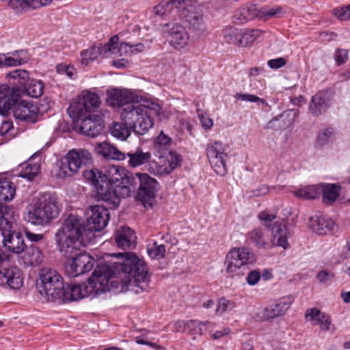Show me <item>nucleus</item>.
Masks as SVG:
<instances>
[{
  "instance_id": "obj_1",
  "label": "nucleus",
  "mask_w": 350,
  "mask_h": 350,
  "mask_svg": "<svg viewBox=\"0 0 350 350\" xmlns=\"http://www.w3.org/2000/svg\"><path fill=\"white\" fill-rule=\"evenodd\" d=\"M119 261L111 265H98L89 278L88 284L80 285L64 284L58 301L63 302L77 301L90 295H97L109 291V280L120 279L124 284L122 288L139 293L148 290L149 275L148 267L144 260L133 252L118 253Z\"/></svg>"
},
{
  "instance_id": "obj_2",
  "label": "nucleus",
  "mask_w": 350,
  "mask_h": 350,
  "mask_svg": "<svg viewBox=\"0 0 350 350\" xmlns=\"http://www.w3.org/2000/svg\"><path fill=\"white\" fill-rule=\"evenodd\" d=\"M107 174H103L96 168L83 172V176L96 189L97 196L107 205L116 207L121 198L130 195L131 190L137 189L135 174L119 165H109Z\"/></svg>"
},
{
  "instance_id": "obj_3",
  "label": "nucleus",
  "mask_w": 350,
  "mask_h": 350,
  "mask_svg": "<svg viewBox=\"0 0 350 350\" xmlns=\"http://www.w3.org/2000/svg\"><path fill=\"white\" fill-rule=\"evenodd\" d=\"M153 13L173 21H185L190 28L198 31L206 29L202 8L191 0H162L153 8Z\"/></svg>"
},
{
  "instance_id": "obj_4",
  "label": "nucleus",
  "mask_w": 350,
  "mask_h": 350,
  "mask_svg": "<svg viewBox=\"0 0 350 350\" xmlns=\"http://www.w3.org/2000/svg\"><path fill=\"white\" fill-rule=\"evenodd\" d=\"M92 239V232L85 226L81 217L70 214L62 226L55 234V240L59 250L69 256L81 246H84Z\"/></svg>"
},
{
  "instance_id": "obj_5",
  "label": "nucleus",
  "mask_w": 350,
  "mask_h": 350,
  "mask_svg": "<svg viewBox=\"0 0 350 350\" xmlns=\"http://www.w3.org/2000/svg\"><path fill=\"white\" fill-rule=\"evenodd\" d=\"M160 109V105L154 103L144 105L135 101L123 108L121 118L133 132L142 135L152 127V117L158 116Z\"/></svg>"
},
{
  "instance_id": "obj_6",
  "label": "nucleus",
  "mask_w": 350,
  "mask_h": 350,
  "mask_svg": "<svg viewBox=\"0 0 350 350\" xmlns=\"http://www.w3.org/2000/svg\"><path fill=\"white\" fill-rule=\"evenodd\" d=\"M16 214L10 206H0V230L3 243L9 251L19 254L24 252L26 245L20 232L16 230Z\"/></svg>"
},
{
  "instance_id": "obj_7",
  "label": "nucleus",
  "mask_w": 350,
  "mask_h": 350,
  "mask_svg": "<svg viewBox=\"0 0 350 350\" xmlns=\"http://www.w3.org/2000/svg\"><path fill=\"white\" fill-rule=\"evenodd\" d=\"M59 212L55 199L50 194H44L27 206L24 219L33 225L44 226L57 217Z\"/></svg>"
},
{
  "instance_id": "obj_8",
  "label": "nucleus",
  "mask_w": 350,
  "mask_h": 350,
  "mask_svg": "<svg viewBox=\"0 0 350 350\" xmlns=\"http://www.w3.org/2000/svg\"><path fill=\"white\" fill-rule=\"evenodd\" d=\"M64 282L61 274L55 269L44 267L39 273L37 288L40 295L48 301H57L63 294Z\"/></svg>"
},
{
  "instance_id": "obj_9",
  "label": "nucleus",
  "mask_w": 350,
  "mask_h": 350,
  "mask_svg": "<svg viewBox=\"0 0 350 350\" xmlns=\"http://www.w3.org/2000/svg\"><path fill=\"white\" fill-rule=\"evenodd\" d=\"M92 161V155L87 150H72L57 163L55 176L64 179L76 174L82 165Z\"/></svg>"
},
{
  "instance_id": "obj_10",
  "label": "nucleus",
  "mask_w": 350,
  "mask_h": 350,
  "mask_svg": "<svg viewBox=\"0 0 350 350\" xmlns=\"http://www.w3.org/2000/svg\"><path fill=\"white\" fill-rule=\"evenodd\" d=\"M7 78L13 80L10 82L16 86L19 90L16 92L19 94L23 92L31 97L38 98L44 92V84L40 80L29 79V72L26 70H15L7 74Z\"/></svg>"
},
{
  "instance_id": "obj_11",
  "label": "nucleus",
  "mask_w": 350,
  "mask_h": 350,
  "mask_svg": "<svg viewBox=\"0 0 350 350\" xmlns=\"http://www.w3.org/2000/svg\"><path fill=\"white\" fill-rule=\"evenodd\" d=\"M256 261L255 255L246 247H234L226 254L225 258L226 272L230 276L239 275L248 265Z\"/></svg>"
},
{
  "instance_id": "obj_12",
  "label": "nucleus",
  "mask_w": 350,
  "mask_h": 350,
  "mask_svg": "<svg viewBox=\"0 0 350 350\" xmlns=\"http://www.w3.org/2000/svg\"><path fill=\"white\" fill-rule=\"evenodd\" d=\"M100 101L96 93L87 92L81 94L76 101H73L67 111L73 122H78L88 113L96 110Z\"/></svg>"
},
{
  "instance_id": "obj_13",
  "label": "nucleus",
  "mask_w": 350,
  "mask_h": 350,
  "mask_svg": "<svg viewBox=\"0 0 350 350\" xmlns=\"http://www.w3.org/2000/svg\"><path fill=\"white\" fill-rule=\"evenodd\" d=\"M282 13V8L280 6L258 8L256 5H245L235 12L233 21L236 23L242 24L255 18L267 20L273 17H278Z\"/></svg>"
},
{
  "instance_id": "obj_14",
  "label": "nucleus",
  "mask_w": 350,
  "mask_h": 350,
  "mask_svg": "<svg viewBox=\"0 0 350 350\" xmlns=\"http://www.w3.org/2000/svg\"><path fill=\"white\" fill-rule=\"evenodd\" d=\"M161 29L166 41L174 49L180 51L187 46L189 35L185 27L180 23L170 21L162 24Z\"/></svg>"
},
{
  "instance_id": "obj_15",
  "label": "nucleus",
  "mask_w": 350,
  "mask_h": 350,
  "mask_svg": "<svg viewBox=\"0 0 350 350\" xmlns=\"http://www.w3.org/2000/svg\"><path fill=\"white\" fill-rule=\"evenodd\" d=\"M225 151V146L221 142H211L206 146L209 163L215 172L219 176H224L227 172L225 161L227 154Z\"/></svg>"
},
{
  "instance_id": "obj_16",
  "label": "nucleus",
  "mask_w": 350,
  "mask_h": 350,
  "mask_svg": "<svg viewBox=\"0 0 350 350\" xmlns=\"http://www.w3.org/2000/svg\"><path fill=\"white\" fill-rule=\"evenodd\" d=\"M134 176L137 183V198L142 202H148L154 198L159 189L157 180L147 173L137 172Z\"/></svg>"
},
{
  "instance_id": "obj_17",
  "label": "nucleus",
  "mask_w": 350,
  "mask_h": 350,
  "mask_svg": "<svg viewBox=\"0 0 350 350\" xmlns=\"http://www.w3.org/2000/svg\"><path fill=\"white\" fill-rule=\"evenodd\" d=\"M95 260L87 253H80L65 263V272L70 277H76L90 271Z\"/></svg>"
},
{
  "instance_id": "obj_18",
  "label": "nucleus",
  "mask_w": 350,
  "mask_h": 350,
  "mask_svg": "<svg viewBox=\"0 0 350 350\" xmlns=\"http://www.w3.org/2000/svg\"><path fill=\"white\" fill-rule=\"evenodd\" d=\"M87 227L92 232V237H94L93 232L102 230L109 219V210L100 205L91 206L87 211Z\"/></svg>"
},
{
  "instance_id": "obj_19",
  "label": "nucleus",
  "mask_w": 350,
  "mask_h": 350,
  "mask_svg": "<svg viewBox=\"0 0 350 350\" xmlns=\"http://www.w3.org/2000/svg\"><path fill=\"white\" fill-rule=\"evenodd\" d=\"M181 161L180 155L176 151L170 150L165 159L160 157L159 161H151L149 172L157 175L168 174L180 165Z\"/></svg>"
},
{
  "instance_id": "obj_20",
  "label": "nucleus",
  "mask_w": 350,
  "mask_h": 350,
  "mask_svg": "<svg viewBox=\"0 0 350 350\" xmlns=\"http://www.w3.org/2000/svg\"><path fill=\"white\" fill-rule=\"evenodd\" d=\"M75 122L81 133L92 137L100 135L104 128L103 120L98 115L88 114Z\"/></svg>"
},
{
  "instance_id": "obj_21",
  "label": "nucleus",
  "mask_w": 350,
  "mask_h": 350,
  "mask_svg": "<svg viewBox=\"0 0 350 350\" xmlns=\"http://www.w3.org/2000/svg\"><path fill=\"white\" fill-rule=\"evenodd\" d=\"M38 114V109L32 103L25 100H19L17 97V101L15 102L13 108V115L16 119L29 122H35Z\"/></svg>"
},
{
  "instance_id": "obj_22",
  "label": "nucleus",
  "mask_w": 350,
  "mask_h": 350,
  "mask_svg": "<svg viewBox=\"0 0 350 350\" xmlns=\"http://www.w3.org/2000/svg\"><path fill=\"white\" fill-rule=\"evenodd\" d=\"M137 97L129 90L115 88L107 91V103L109 105L116 107H126L136 101Z\"/></svg>"
},
{
  "instance_id": "obj_23",
  "label": "nucleus",
  "mask_w": 350,
  "mask_h": 350,
  "mask_svg": "<svg viewBox=\"0 0 350 350\" xmlns=\"http://www.w3.org/2000/svg\"><path fill=\"white\" fill-rule=\"evenodd\" d=\"M306 321L311 322L312 325H319L321 330L329 332L335 330L329 315L321 312L317 308L308 309L305 313Z\"/></svg>"
},
{
  "instance_id": "obj_24",
  "label": "nucleus",
  "mask_w": 350,
  "mask_h": 350,
  "mask_svg": "<svg viewBox=\"0 0 350 350\" xmlns=\"http://www.w3.org/2000/svg\"><path fill=\"white\" fill-rule=\"evenodd\" d=\"M23 273L21 269L16 266H12L0 269V285H8L11 288L19 289L23 285Z\"/></svg>"
},
{
  "instance_id": "obj_25",
  "label": "nucleus",
  "mask_w": 350,
  "mask_h": 350,
  "mask_svg": "<svg viewBox=\"0 0 350 350\" xmlns=\"http://www.w3.org/2000/svg\"><path fill=\"white\" fill-rule=\"evenodd\" d=\"M18 88H10L7 84L0 85V114L7 116L11 109H13L17 101Z\"/></svg>"
},
{
  "instance_id": "obj_26",
  "label": "nucleus",
  "mask_w": 350,
  "mask_h": 350,
  "mask_svg": "<svg viewBox=\"0 0 350 350\" xmlns=\"http://www.w3.org/2000/svg\"><path fill=\"white\" fill-rule=\"evenodd\" d=\"M309 226L317 234L323 235L334 231L335 222L325 215L317 214L310 218Z\"/></svg>"
},
{
  "instance_id": "obj_27",
  "label": "nucleus",
  "mask_w": 350,
  "mask_h": 350,
  "mask_svg": "<svg viewBox=\"0 0 350 350\" xmlns=\"http://www.w3.org/2000/svg\"><path fill=\"white\" fill-rule=\"evenodd\" d=\"M137 237L133 230L128 226H120L116 232L117 246L122 250H131L136 245Z\"/></svg>"
},
{
  "instance_id": "obj_28",
  "label": "nucleus",
  "mask_w": 350,
  "mask_h": 350,
  "mask_svg": "<svg viewBox=\"0 0 350 350\" xmlns=\"http://www.w3.org/2000/svg\"><path fill=\"white\" fill-rule=\"evenodd\" d=\"M293 301V299L291 296L282 297L265 309V317L267 319H273L284 314Z\"/></svg>"
},
{
  "instance_id": "obj_29",
  "label": "nucleus",
  "mask_w": 350,
  "mask_h": 350,
  "mask_svg": "<svg viewBox=\"0 0 350 350\" xmlns=\"http://www.w3.org/2000/svg\"><path fill=\"white\" fill-rule=\"evenodd\" d=\"M272 243L273 245L286 249L289 247L288 237L290 232L283 221H276L271 228Z\"/></svg>"
},
{
  "instance_id": "obj_30",
  "label": "nucleus",
  "mask_w": 350,
  "mask_h": 350,
  "mask_svg": "<svg viewBox=\"0 0 350 350\" xmlns=\"http://www.w3.org/2000/svg\"><path fill=\"white\" fill-rule=\"evenodd\" d=\"M126 155L129 157L128 165L132 168H135L146 163L150 164L151 154L149 152H144L141 148L131 150Z\"/></svg>"
},
{
  "instance_id": "obj_31",
  "label": "nucleus",
  "mask_w": 350,
  "mask_h": 350,
  "mask_svg": "<svg viewBox=\"0 0 350 350\" xmlns=\"http://www.w3.org/2000/svg\"><path fill=\"white\" fill-rule=\"evenodd\" d=\"M328 107L327 94L324 92H319L312 96L310 105V112L315 116L324 113Z\"/></svg>"
},
{
  "instance_id": "obj_32",
  "label": "nucleus",
  "mask_w": 350,
  "mask_h": 350,
  "mask_svg": "<svg viewBox=\"0 0 350 350\" xmlns=\"http://www.w3.org/2000/svg\"><path fill=\"white\" fill-rule=\"evenodd\" d=\"M96 150L106 159L119 161H123L126 159L125 153L121 152L116 146L107 142L98 144L96 148Z\"/></svg>"
},
{
  "instance_id": "obj_33",
  "label": "nucleus",
  "mask_w": 350,
  "mask_h": 350,
  "mask_svg": "<svg viewBox=\"0 0 350 350\" xmlns=\"http://www.w3.org/2000/svg\"><path fill=\"white\" fill-rule=\"evenodd\" d=\"M24 252L23 260L26 265L37 266L42 263L44 255L38 247L33 245H31L29 247L26 246Z\"/></svg>"
},
{
  "instance_id": "obj_34",
  "label": "nucleus",
  "mask_w": 350,
  "mask_h": 350,
  "mask_svg": "<svg viewBox=\"0 0 350 350\" xmlns=\"http://www.w3.org/2000/svg\"><path fill=\"white\" fill-rule=\"evenodd\" d=\"M52 0H9L8 6L16 13H21L29 8H37L51 2Z\"/></svg>"
},
{
  "instance_id": "obj_35",
  "label": "nucleus",
  "mask_w": 350,
  "mask_h": 350,
  "mask_svg": "<svg viewBox=\"0 0 350 350\" xmlns=\"http://www.w3.org/2000/svg\"><path fill=\"white\" fill-rule=\"evenodd\" d=\"M320 195L322 194L323 202L331 204L340 196V187L338 184L321 183L320 184Z\"/></svg>"
},
{
  "instance_id": "obj_36",
  "label": "nucleus",
  "mask_w": 350,
  "mask_h": 350,
  "mask_svg": "<svg viewBox=\"0 0 350 350\" xmlns=\"http://www.w3.org/2000/svg\"><path fill=\"white\" fill-rule=\"evenodd\" d=\"M247 241L256 247L265 248L268 244V239L260 228H254L247 234Z\"/></svg>"
},
{
  "instance_id": "obj_37",
  "label": "nucleus",
  "mask_w": 350,
  "mask_h": 350,
  "mask_svg": "<svg viewBox=\"0 0 350 350\" xmlns=\"http://www.w3.org/2000/svg\"><path fill=\"white\" fill-rule=\"evenodd\" d=\"M16 190L14 184L8 179L0 180V204L12 200Z\"/></svg>"
},
{
  "instance_id": "obj_38",
  "label": "nucleus",
  "mask_w": 350,
  "mask_h": 350,
  "mask_svg": "<svg viewBox=\"0 0 350 350\" xmlns=\"http://www.w3.org/2000/svg\"><path fill=\"white\" fill-rule=\"evenodd\" d=\"M261 33L262 31L259 29L240 30L237 46H247L252 44L261 35Z\"/></svg>"
},
{
  "instance_id": "obj_39",
  "label": "nucleus",
  "mask_w": 350,
  "mask_h": 350,
  "mask_svg": "<svg viewBox=\"0 0 350 350\" xmlns=\"http://www.w3.org/2000/svg\"><path fill=\"white\" fill-rule=\"evenodd\" d=\"M320 184L307 186L294 192L297 198L314 199L320 196Z\"/></svg>"
},
{
  "instance_id": "obj_40",
  "label": "nucleus",
  "mask_w": 350,
  "mask_h": 350,
  "mask_svg": "<svg viewBox=\"0 0 350 350\" xmlns=\"http://www.w3.org/2000/svg\"><path fill=\"white\" fill-rule=\"evenodd\" d=\"M132 130L130 126L124 122H116L111 128V133L113 136L121 140H125L131 134Z\"/></svg>"
},
{
  "instance_id": "obj_41",
  "label": "nucleus",
  "mask_w": 350,
  "mask_h": 350,
  "mask_svg": "<svg viewBox=\"0 0 350 350\" xmlns=\"http://www.w3.org/2000/svg\"><path fill=\"white\" fill-rule=\"evenodd\" d=\"M103 53L101 44L99 46H93L87 50H84L81 53V64L87 66L91 62L95 60L99 55Z\"/></svg>"
},
{
  "instance_id": "obj_42",
  "label": "nucleus",
  "mask_w": 350,
  "mask_h": 350,
  "mask_svg": "<svg viewBox=\"0 0 350 350\" xmlns=\"http://www.w3.org/2000/svg\"><path fill=\"white\" fill-rule=\"evenodd\" d=\"M240 30L234 27H226L222 31L224 41L238 45Z\"/></svg>"
},
{
  "instance_id": "obj_43",
  "label": "nucleus",
  "mask_w": 350,
  "mask_h": 350,
  "mask_svg": "<svg viewBox=\"0 0 350 350\" xmlns=\"http://www.w3.org/2000/svg\"><path fill=\"white\" fill-rule=\"evenodd\" d=\"M213 325L209 321L202 322L198 320L187 321V332L191 335L202 334L203 327Z\"/></svg>"
},
{
  "instance_id": "obj_44",
  "label": "nucleus",
  "mask_w": 350,
  "mask_h": 350,
  "mask_svg": "<svg viewBox=\"0 0 350 350\" xmlns=\"http://www.w3.org/2000/svg\"><path fill=\"white\" fill-rule=\"evenodd\" d=\"M40 166L38 163L31 164L28 163L25 167L20 173V176L29 180H33L39 173Z\"/></svg>"
},
{
  "instance_id": "obj_45",
  "label": "nucleus",
  "mask_w": 350,
  "mask_h": 350,
  "mask_svg": "<svg viewBox=\"0 0 350 350\" xmlns=\"http://www.w3.org/2000/svg\"><path fill=\"white\" fill-rule=\"evenodd\" d=\"M147 252L151 258L160 259L165 256V247L163 244L158 245L157 242H154L152 245H148Z\"/></svg>"
},
{
  "instance_id": "obj_46",
  "label": "nucleus",
  "mask_w": 350,
  "mask_h": 350,
  "mask_svg": "<svg viewBox=\"0 0 350 350\" xmlns=\"http://www.w3.org/2000/svg\"><path fill=\"white\" fill-rule=\"evenodd\" d=\"M237 304L232 300L227 299L224 297L220 298L218 301V304L216 308V313L221 315L226 312H229L235 308Z\"/></svg>"
},
{
  "instance_id": "obj_47",
  "label": "nucleus",
  "mask_w": 350,
  "mask_h": 350,
  "mask_svg": "<svg viewBox=\"0 0 350 350\" xmlns=\"http://www.w3.org/2000/svg\"><path fill=\"white\" fill-rule=\"evenodd\" d=\"M334 136L333 129L332 128H327L321 132L317 138V146H323L332 141Z\"/></svg>"
},
{
  "instance_id": "obj_48",
  "label": "nucleus",
  "mask_w": 350,
  "mask_h": 350,
  "mask_svg": "<svg viewBox=\"0 0 350 350\" xmlns=\"http://www.w3.org/2000/svg\"><path fill=\"white\" fill-rule=\"evenodd\" d=\"M26 57L18 59L17 57H5V55H0V67L16 66L25 63Z\"/></svg>"
},
{
  "instance_id": "obj_49",
  "label": "nucleus",
  "mask_w": 350,
  "mask_h": 350,
  "mask_svg": "<svg viewBox=\"0 0 350 350\" xmlns=\"http://www.w3.org/2000/svg\"><path fill=\"white\" fill-rule=\"evenodd\" d=\"M171 142V138L165 135L163 132H161L157 137L154 148L159 151L165 150L170 145Z\"/></svg>"
},
{
  "instance_id": "obj_50",
  "label": "nucleus",
  "mask_w": 350,
  "mask_h": 350,
  "mask_svg": "<svg viewBox=\"0 0 350 350\" xmlns=\"http://www.w3.org/2000/svg\"><path fill=\"white\" fill-rule=\"evenodd\" d=\"M333 13L340 21L350 19V4L349 5L339 7L334 9Z\"/></svg>"
},
{
  "instance_id": "obj_51",
  "label": "nucleus",
  "mask_w": 350,
  "mask_h": 350,
  "mask_svg": "<svg viewBox=\"0 0 350 350\" xmlns=\"http://www.w3.org/2000/svg\"><path fill=\"white\" fill-rule=\"evenodd\" d=\"M197 114L203 129L208 130L212 128L213 125V120L209 118L202 110L198 109Z\"/></svg>"
},
{
  "instance_id": "obj_52",
  "label": "nucleus",
  "mask_w": 350,
  "mask_h": 350,
  "mask_svg": "<svg viewBox=\"0 0 350 350\" xmlns=\"http://www.w3.org/2000/svg\"><path fill=\"white\" fill-rule=\"evenodd\" d=\"M119 38L117 35L113 36L109 39V41L105 45H102L103 52H110L113 53L114 51L118 48Z\"/></svg>"
},
{
  "instance_id": "obj_53",
  "label": "nucleus",
  "mask_w": 350,
  "mask_h": 350,
  "mask_svg": "<svg viewBox=\"0 0 350 350\" xmlns=\"http://www.w3.org/2000/svg\"><path fill=\"white\" fill-rule=\"evenodd\" d=\"M234 98L241 100L243 101L251 102V103H256L260 102L262 103H265V100L257 96L250 94H241L237 93L234 95Z\"/></svg>"
},
{
  "instance_id": "obj_54",
  "label": "nucleus",
  "mask_w": 350,
  "mask_h": 350,
  "mask_svg": "<svg viewBox=\"0 0 350 350\" xmlns=\"http://www.w3.org/2000/svg\"><path fill=\"white\" fill-rule=\"evenodd\" d=\"M287 63L286 57H278L275 59H270L267 62V65L271 69H279L284 66Z\"/></svg>"
},
{
  "instance_id": "obj_55",
  "label": "nucleus",
  "mask_w": 350,
  "mask_h": 350,
  "mask_svg": "<svg viewBox=\"0 0 350 350\" xmlns=\"http://www.w3.org/2000/svg\"><path fill=\"white\" fill-rule=\"evenodd\" d=\"M335 59L338 65L345 64L349 57L348 51L343 49H338L335 53Z\"/></svg>"
},
{
  "instance_id": "obj_56",
  "label": "nucleus",
  "mask_w": 350,
  "mask_h": 350,
  "mask_svg": "<svg viewBox=\"0 0 350 350\" xmlns=\"http://www.w3.org/2000/svg\"><path fill=\"white\" fill-rule=\"evenodd\" d=\"M318 280L323 284L332 281L335 278V274L332 271L322 270L317 275Z\"/></svg>"
},
{
  "instance_id": "obj_57",
  "label": "nucleus",
  "mask_w": 350,
  "mask_h": 350,
  "mask_svg": "<svg viewBox=\"0 0 350 350\" xmlns=\"http://www.w3.org/2000/svg\"><path fill=\"white\" fill-rule=\"evenodd\" d=\"M260 279V273L258 270L251 271L247 277V282L251 286L256 284Z\"/></svg>"
},
{
  "instance_id": "obj_58",
  "label": "nucleus",
  "mask_w": 350,
  "mask_h": 350,
  "mask_svg": "<svg viewBox=\"0 0 350 350\" xmlns=\"http://www.w3.org/2000/svg\"><path fill=\"white\" fill-rule=\"evenodd\" d=\"M298 116V112L294 110H288L284 111L282 114H281L280 118H288V123L286 125V127L291 126L293 125L295 118Z\"/></svg>"
},
{
  "instance_id": "obj_59",
  "label": "nucleus",
  "mask_w": 350,
  "mask_h": 350,
  "mask_svg": "<svg viewBox=\"0 0 350 350\" xmlns=\"http://www.w3.org/2000/svg\"><path fill=\"white\" fill-rule=\"evenodd\" d=\"M258 217L261 221L271 222L276 218V215L267 211H263L259 213Z\"/></svg>"
},
{
  "instance_id": "obj_60",
  "label": "nucleus",
  "mask_w": 350,
  "mask_h": 350,
  "mask_svg": "<svg viewBox=\"0 0 350 350\" xmlns=\"http://www.w3.org/2000/svg\"><path fill=\"white\" fill-rule=\"evenodd\" d=\"M118 49L121 54L124 53L129 54V55H133V50L131 48V44L130 42H120L118 46Z\"/></svg>"
},
{
  "instance_id": "obj_61",
  "label": "nucleus",
  "mask_w": 350,
  "mask_h": 350,
  "mask_svg": "<svg viewBox=\"0 0 350 350\" xmlns=\"http://www.w3.org/2000/svg\"><path fill=\"white\" fill-rule=\"evenodd\" d=\"M174 326L176 332H187V321H178L174 323Z\"/></svg>"
},
{
  "instance_id": "obj_62",
  "label": "nucleus",
  "mask_w": 350,
  "mask_h": 350,
  "mask_svg": "<svg viewBox=\"0 0 350 350\" xmlns=\"http://www.w3.org/2000/svg\"><path fill=\"white\" fill-rule=\"evenodd\" d=\"M58 72L64 71L69 77H72L75 75V69L73 66L67 65H59L57 66Z\"/></svg>"
},
{
  "instance_id": "obj_63",
  "label": "nucleus",
  "mask_w": 350,
  "mask_h": 350,
  "mask_svg": "<svg viewBox=\"0 0 350 350\" xmlns=\"http://www.w3.org/2000/svg\"><path fill=\"white\" fill-rule=\"evenodd\" d=\"M26 237L32 242H38L43 239L44 236L41 234H36L30 231H25Z\"/></svg>"
},
{
  "instance_id": "obj_64",
  "label": "nucleus",
  "mask_w": 350,
  "mask_h": 350,
  "mask_svg": "<svg viewBox=\"0 0 350 350\" xmlns=\"http://www.w3.org/2000/svg\"><path fill=\"white\" fill-rule=\"evenodd\" d=\"M13 128L12 122L10 121H3L0 126V133L2 135L7 134Z\"/></svg>"
}]
</instances>
